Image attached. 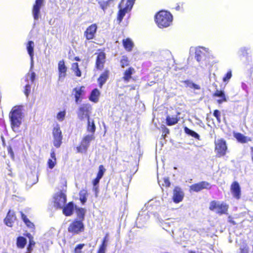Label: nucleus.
Instances as JSON below:
<instances>
[{
    "label": "nucleus",
    "instance_id": "52",
    "mask_svg": "<svg viewBox=\"0 0 253 253\" xmlns=\"http://www.w3.org/2000/svg\"><path fill=\"white\" fill-rule=\"evenodd\" d=\"M171 222L167 221L162 223V227L164 229H165L166 230L168 231V229H167V227H170L171 226Z\"/></svg>",
    "mask_w": 253,
    "mask_h": 253
},
{
    "label": "nucleus",
    "instance_id": "57",
    "mask_svg": "<svg viewBox=\"0 0 253 253\" xmlns=\"http://www.w3.org/2000/svg\"><path fill=\"white\" fill-rule=\"evenodd\" d=\"M93 190L95 192V196L97 197V194L98 193V186H93Z\"/></svg>",
    "mask_w": 253,
    "mask_h": 253
},
{
    "label": "nucleus",
    "instance_id": "47",
    "mask_svg": "<svg viewBox=\"0 0 253 253\" xmlns=\"http://www.w3.org/2000/svg\"><path fill=\"white\" fill-rule=\"evenodd\" d=\"M84 246V244L78 245L75 249V253H81V250Z\"/></svg>",
    "mask_w": 253,
    "mask_h": 253
},
{
    "label": "nucleus",
    "instance_id": "22",
    "mask_svg": "<svg viewBox=\"0 0 253 253\" xmlns=\"http://www.w3.org/2000/svg\"><path fill=\"white\" fill-rule=\"evenodd\" d=\"M105 61V55L103 52L99 53L97 57L96 66L98 69H101L104 66Z\"/></svg>",
    "mask_w": 253,
    "mask_h": 253
},
{
    "label": "nucleus",
    "instance_id": "54",
    "mask_svg": "<svg viewBox=\"0 0 253 253\" xmlns=\"http://www.w3.org/2000/svg\"><path fill=\"white\" fill-rule=\"evenodd\" d=\"M107 247V242H102L99 249L103 250L106 251Z\"/></svg>",
    "mask_w": 253,
    "mask_h": 253
},
{
    "label": "nucleus",
    "instance_id": "28",
    "mask_svg": "<svg viewBox=\"0 0 253 253\" xmlns=\"http://www.w3.org/2000/svg\"><path fill=\"white\" fill-rule=\"evenodd\" d=\"M99 95V91L97 88L94 89L91 93L89 100L94 102H97L98 101Z\"/></svg>",
    "mask_w": 253,
    "mask_h": 253
},
{
    "label": "nucleus",
    "instance_id": "10",
    "mask_svg": "<svg viewBox=\"0 0 253 253\" xmlns=\"http://www.w3.org/2000/svg\"><path fill=\"white\" fill-rule=\"evenodd\" d=\"M210 51L208 48L204 47H198L195 50V58L199 62L205 60L209 56Z\"/></svg>",
    "mask_w": 253,
    "mask_h": 253
},
{
    "label": "nucleus",
    "instance_id": "51",
    "mask_svg": "<svg viewBox=\"0 0 253 253\" xmlns=\"http://www.w3.org/2000/svg\"><path fill=\"white\" fill-rule=\"evenodd\" d=\"M170 185V182L169 181V178L168 177L164 178V183L163 184V186H165L166 187H169Z\"/></svg>",
    "mask_w": 253,
    "mask_h": 253
},
{
    "label": "nucleus",
    "instance_id": "12",
    "mask_svg": "<svg viewBox=\"0 0 253 253\" xmlns=\"http://www.w3.org/2000/svg\"><path fill=\"white\" fill-rule=\"evenodd\" d=\"M44 0H36L32 8V15L35 21L39 19L40 16V10L44 5Z\"/></svg>",
    "mask_w": 253,
    "mask_h": 253
},
{
    "label": "nucleus",
    "instance_id": "55",
    "mask_svg": "<svg viewBox=\"0 0 253 253\" xmlns=\"http://www.w3.org/2000/svg\"><path fill=\"white\" fill-rule=\"evenodd\" d=\"M100 179L101 178H98L97 177H96V178L93 181V186H98Z\"/></svg>",
    "mask_w": 253,
    "mask_h": 253
},
{
    "label": "nucleus",
    "instance_id": "32",
    "mask_svg": "<svg viewBox=\"0 0 253 253\" xmlns=\"http://www.w3.org/2000/svg\"><path fill=\"white\" fill-rule=\"evenodd\" d=\"M27 243V240L26 238L23 237H19L17 239V246L21 249H23L24 248L26 244Z\"/></svg>",
    "mask_w": 253,
    "mask_h": 253
},
{
    "label": "nucleus",
    "instance_id": "23",
    "mask_svg": "<svg viewBox=\"0 0 253 253\" xmlns=\"http://www.w3.org/2000/svg\"><path fill=\"white\" fill-rule=\"evenodd\" d=\"M34 42L33 41H29L27 44V49L31 58V68L33 67L34 64Z\"/></svg>",
    "mask_w": 253,
    "mask_h": 253
},
{
    "label": "nucleus",
    "instance_id": "13",
    "mask_svg": "<svg viewBox=\"0 0 253 253\" xmlns=\"http://www.w3.org/2000/svg\"><path fill=\"white\" fill-rule=\"evenodd\" d=\"M58 80L63 81L67 75V68L63 60H60L58 63Z\"/></svg>",
    "mask_w": 253,
    "mask_h": 253
},
{
    "label": "nucleus",
    "instance_id": "24",
    "mask_svg": "<svg viewBox=\"0 0 253 253\" xmlns=\"http://www.w3.org/2000/svg\"><path fill=\"white\" fill-rule=\"evenodd\" d=\"M86 130L89 133V134H93L94 135V133L96 130V126L93 119H90V118L87 119Z\"/></svg>",
    "mask_w": 253,
    "mask_h": 253
},
{
    "label": "nucleus",
    "instance_id": "40",
    "mask_svg": "<svg viewBox=\"0 0 253 253\" xmlns=\"http://www.w3.org/2000/svg\"><path fill=\"white\" fill-rule=\"evenodd\" d=\"M213 96L223 98V101H227L225 95L223 91L216 90V91L214 93Z\"/></svg>",
    "mask_w": 253,
    "mask_h": 253
},
{
    "label": "nucleus",
    "instance_id": "21",
    "mask_svg": "<svg viewBox=\"0 0 253 253\" xmlns=\"http://www.w3.org/2000/svg\"><path fill=\"white\" fill-rule=\"evenodd\" d=\"M15 219L16 216L14 211H9L5 218L4 219V222L7 226L9 227H12L13 223L15 220Z\"/></svg>",
    "mask_w": 253,
    "mask_h": 253
},
{
    "label": "nucleus",
    "instance_id": "15",
    "mask_svg": "<svg viewBox=\"0 0 253 253\" xmlns=\"http://www.w3.org/2000/svg\"><path fill=\"white\" fill-rule=\"evenodd\" d=\"M97 25L95 24H91L87 28L84 33V36L88 40H92L94 38L97 31Z\"/></svg>",
    "mask_w": 253,
    "mask_h": 253
},
{
    "label": "nucleus",
    "instance_id": "35",
    "mask_svg": "<svg viewBox=\"0 0 253 253\" xmlns=\"http://www.w3.org/2000/svg\"><path fill=\"white\" fill-rule=\"evenodd\" d=\"M80 200L83 204H84L87 200V193L85 190H82L79 193Z\"/></svg>",
    "mask_w": 253,
    "mask_h": 253
},
{
    "label": "nucleus",
    "instance_id": "2",
    "mask_svg": "<svg viewBox=\"0 0 253 253\" xmlns=\"http://www.w3.org/2000/svg\"><path fill=\"white\" fill-rule=\"evenodd\" d=\"M172 20V15L166 11H160L155 16V21L160 28L169 26Z\"/></svg>",
    "mask_w": 253,
    "mask_h": 253
},
{
    "label": "nucleus",
    "instance_id": "3",
    "mask_svg": "<svg viewBox=\"0 0 253 253\" xmlns=\"http://www.w3.org/2000/svg\"><path fill=\"white\" fill-rule=\"evenodd\" d=\"M135 0H122L119 5L120 10L118 14V19L120 22L122 20L126 13L129 11Z\"/></svg>",
    "mask_w": 253,
    "mask_h": 253
},
{
    "label": "nucleus",
    "instance_id": "62",
    "mask_svg": "<svg viewBox=\"0 0 253 253\" xmlns=\"http://www.w3.org/2000/svg\"><path fill=\"white\" fill-rule=\"evenodd\" d=\"M224 101L223 100V98H221V99H219L217 100V102L219 104H221Z\"/></svg>",
    "mask_w": 253,
    "mask_h": 253
},
{
    "label": "nucleus",
    "instance_id": "53",
    "mask_svg": "<svg viewBox=\"0 0 253 253\" xmlns=\"http://www.w3.org/2000/svg\"><path fill=\"white\" fill-rule=\"evenodd\" d=\"M8 154L9 155V156H10V157L12 159H14V152L12 150V149L11 147H9L8 148Z\"/></svg>",
    "mask_w": 253,
    "mask_h": 253
},
{
    "label": "nucleus",
    "instance_id": "38",
    "mask_svg": "<svg viewBox=\"0 0 253 253\" xmlns=\"http://www.w3.org/2000/svg\"><path fill=\"white\" fill-rule=\"evenodd\" d=\"M72 69L76 75L78 77H81L82 73L79 68L78 63H74L72 65Z\"/></svg>",
    "mask_w": 253,
    "mask_h": 253
},
{
    "label": "nucleus",
    "instance_id": "44",
    "mask_svg": "<svg viewBox=\"0 0 253 253\" xmlns=\"http://www.w3.org/2000/svg\"><path fill=\"white\" fill-rule=\"evenodd\" d=\"M121 65L122 67H125L128 65L127 58L126 56H123L121 60Z\"/></svg>",
    "mask_w": 253,
    "mask_h": 253
},
{
    "label": "nucleus",
    "instance_id": "36",
    "mask_svg": "<svg viewBox=\"0 0 253 253\" xmlns=\"http://www.w3.org/2000/svg\"><path fill=\"white\" fill-rule=\"evenodd\" d=\"M184 131L186 134H189L198 140L200 139V135L197 132L192 130H191L187 127H184Z\"/></svg>",
    "mask_w": 253,
    "mask_h": 253
},
{
    "label": "nucleus",
    "instance_id": "63",
    "mask_svg": "<svg viewBox=\"0 0 253 253\" xmlns=\"http://www.w3.org/2000/svg\"><path fill=\"white\" fill-rule=\"evenodd\" d=\"M75 59L76 61H80V58H79V57H76L75 58Z\"/></svg>",
    "mask_w": 253,
    "mask_h": 253
},
{
    "label": "nucleus",
    "instance_id": "41",
    "mask_svg": "<svg viewBox=\"0 0 253 253\" xmlns=\"http://www.w3.org/2000/svg\"><path fill=\"white\" fill-rule=\"evenodd\" d=\"M110 0L105 1H100L98 2V3L100 6V7L103 9L104 11L108 7L109 5Z\"/></svg>",
    "mask_w": 253,
    "mask_h": 253
},
{
    "label": "nucleus",
    "instance_id": "19",
    "mask_svg": "<svg viewBox=\"0 0 253 253\" xmlns=\"http://www.w3.org/2000/svg\"><path fill=\"white\" fill-rule=\"evenodd\" d=\"M231 192L233 196L236 199H239L241 198V188L239 183L237 181H234L231 185Z\"/></svg>",
    "mask_w": 253,
    "mask_h": 253
},
{
    "label": "nucleus",
    "instance_id": "8",
    "mask_svg": "<svg viewBox=\"0 0 253 253\" xmlns=\"http://www.w3.org/2000/svg\"><path fill=\"white\" fill-rule=\"evenodd\" d=\"M53 200L54 207L62 209L66 202V196L62 192L60 191L54 195Z\"/></svg>",
    "mask_w": 253,
    "mask_h": 253
},
{
    "label": "nucleus",
    "instance_id": "20",
    "mask_svg": "<svg viewBox=\"0 0 253 253\" xmlns=\"http://www.w3.org/2000/svg\"><path fill=\"white\" fill-rule=\"evenodd\" d=\"M149 217L146 213L142 212V213H139L138 216L136 219V223L138 227H141L144 223H146V221L148 219Z\"/></svg>",
    "mask_w": 253,
    "mask_h": 253
},
{
    "label": "nucleus",
    "instance_id": "30",
    "mask_svg": "<svg viewBox=\"0 0 253 253\" xmlns=\"http://www.w3.org/2000/svg\"><path fill=\"white\" fill-rule=\"evenodd\" d=\"M178 121L177 116H168L166 118L167 124L168 126H172L176 124Z\"/></svg>",
    "mask_w": 253,
    "mask_h": 253
},
{
    "label": "nucleus",
    "instance_id": "42",
    "mask_svg": "<svg viewBox=\"0 0 253 253\" xmlns=\"http://www.w3.org/2000/svg\"><path fill=\"white\" fill-rule=\"evenodd\" d=\"M105 171V169H104L103 166L100 165L99 167V171L97 173V176L98 178H101L104 175V173Z\"/></svg>",
    "mask_w": 253,
    "mask_h": 253
},
{
    "label": "nucleus",
    "instance_id": "33",
    "mask_svg": "<svg viewBox=\"0 0 253 253\" xmlns=\"http://www.w3.org/2000/svg\"><path fill=\"white\" fill-rule=\"evenodd\" d=\"M133 70V68H129L125 72L123 77V79L125 81L128 82L131 79Z\"/></svg>",
    "mask_w": 253,
    "mask_h": 253
},
{
    "label": "nucleus",
    "instance_id": "58",
    "mask_svg": "<svg viewBox=\"0 0 253 253\" xmlns=\"http://www.w3.org/2000/svg\"><path fill=\"white\" fill-rule=\"evenodd\" d=\"M251 156L252 161L253 163V147H251Z\"/></svg>",
    "mask_w": 253,
    "mask_h": 253
},
{
    "label": "nucleus",
    "instance_id": "25",
    "mask_svg": "<svg viewBox=\"0 0 253 253\" xmlns=\"http://www.w3.org/2000/svg\"><path fill=\"white\" fill-rule=\"evenodd\" d=\"M63 207V212L66 216H70L73 214L74 206L72 202L69 203L66 206Z\"/></svg>",
    "mask_w": 253,
    "mask_h": 253
},
{
    "label": "nucleus",
    "instance_id": "59",
    "mask_svg": "<svg viewBox=\"0 0 253 253\" xmlns=\"http://www.w3.org/2000/svg\"><path fill=\"white\" fill-rule=\"evenodd\" d=\"M108 234L106 235V236L103 238L102 242H107L108 241Z\"/></svg>",
    "mask_w": 253,
    "mask_h": 253
},
{
    "label": "nucleus",
    "instance_id": "4",
    "mask_svg": "<svg viewBox=\"0 0 253 253\" xmlns=\"http://www.w3.org/2000/svg\"><path fill=\"white\" fill-rule=\"evenodd\" d=\"M209 209L219 214H226L228 206L224 202L212 201L210 203Z\"/></svg>",
    "mask_w": 253,
    "mask_h": 253
},
{
    "label": "nucleus",
    "instance_id": "1",
    "mask_svg": "<svg viewBox=\"0 0 253 253\" xmlns=\"http://www.w3.org/2000/svg\"><path fill=\"white\" fill-rule=\"evenodd\" d=\"M24 117L22 106H15L12 108L9 114V118L11 129L14 132H19Z\"/></svg>",
    "mask_w": 253,
    "mask_h": 253
},
{
    "label": "nucleus",
    "instance_id": "50",
    "mask_svg": "<svg viewBox=\"0 0 253 253\" xmlns=\"http://www.w3.org/2000/svg\"><path fill=\"white\" fill-rule=\"evenodd\" d=\"M239 53L241 55L245 56L247 54V49L245 47L241 48Z\"/></svg>",
    "mask_w": 253,
    "mask_h": 253
},
{
    "label": "nucleus",
    "instance_id": "18",
    "mask_svg": "<svg viewBox=\"0 0 253 253\" xmlns=\"http://www.w3.org/2000/svg\"><path fill=\"white\" fill-rule=\"evenodd\" d=\"M84 86L81 87H76L73 90V92L75 97V101L76 103L81 102L83 95L84 94Z\"/></svg>",
    "mask_w": 253,
    "mask_h": 253
},
{
    "label": "nucleus",
    "instance_id": "46",
    "mask_svg": "<svg viewBox=\"0 0 253 253\" xmlns=\"http://www.w3.org/2000/svg\"><path fill=\"white\" fill-rule=\"evenodd\" d=\"M213 116L216 118L217 122L220 123V112L218 110L214 111Z\"/></svg>",
    "mask_w": 253,
    "mask_h": 253
},
{
    "label": "nucleus",
    "instance_id": "61",
    "mask_svg": "<svg viewBox=\"0 0 253 253\" xmlns=\"http://www.w3.org/2000/svg\"><path fill=\"white\" fill-rule=\"evenodd\" d=\"M106 251L99 249L97 253H105Z\"/></svg>",
    "mask_w": 253,
    "mask_h": 253
},
{
    "label": "nucleus",
    "instance_id": "37",
    "mask_svg": "<svg viewBox=\"0 0 253 253\" xmlns=\"http://www.w3.org/2000/svg\"><path fill=\"white\" fill-rule=\"evenodd\" d=\"M75 209L76 210V212L78 218L81 221L84 220L85 214L84 209L83 208H77L76 207H75Z\"/></svg>",
    "mask_w": 253,
    "mask_h": 253
},
{
    "label": "nucleus",
    "instance_id": "5",
    "mask_svg": "<svg viewBox=\"0 0 253 253\" xmlns=\"http://www.w3.org/2000/svg\"><path fill=\"white\" fill-rule=\"evenodd\" d=\"M95 139V136L93 134H86L83 138L81 144L77 147V151L79 153H85L90 145L91 141Z\"/></svg>",
    "mask_w": 253,
    "mask_h": 253
},
{
    "label": "nucleus",
    "instance_id": "49",
    "mask_svg": "<svg viewBox=\"0 0 253 253\" xmlns=\"http://www.w3.org/2000/svg\"><path fill=\"white\" fill-rule=\"evenodd\" d=\"M162 128L163 134L162 136L165 138L167 134H169V129L166 127L165 126H164Z\"/></svg>",
    "mask_w": 253,
    "mask_h": 253
},
{
    "label": "nucleus",
    "instance_id": "11",
    "mask_svg": "<svg viewBox=\"0 0 253 253\" xmlns=\"http://www.w3.org/2000/svg\"><path fill=\"white\" fill-rule=\"evenodd\" d=\"M84 229V225L81 220H75L71 223L68 227V231L69 232L74 234H78L79 233L83 231Z\"/></svg>",
    "mask_w": 253,
    "mask_h": 253
},
{
    "label": "nucleus",
    "instance_id": "34",
    "mask_svg": "<svg viewBox=\"0 0 253 253\" xmlns=\"http://www.w3.org/2000/svg\"><path fill=\"white\" fill-rule=\"evenodd\" d=\"M160 55L162 57V59H169L171 57V54L169 50H163L160 51Z\"/></svg>",
    "mask_w": 253,
    "mask_h": 253
},
{
    "label": "nucleus",
    "instance_id": "64",
    "mask_svg": "<svg viewBox=\"0 0 253 253\" xmlns=\"http://www.w3.org/2000/svg\"><path fill=\"white\" fill-rule=\"evenodd\" d=\"M35 244V243L34 242H33L32 241H30V245H34Z\"/></svg>",
    "mask_w": 253,
    "mask_h": 253
},
{
    "label": "nucleus",
    "instance_id": "17",
    "mask_svg": "<svg viewBox=\"0 0 253 253\" xmlns=\"http://www.w3.org/2000/svg\"><path fill=\"white\" fill-rule=\"evenodd\" d=\"M210 184L207 181H202L196 184L192 185L190 189L195 192H199L204 189H210Z\"/></svg>",
    "mask_w": 253,
    "mask_h": 253
},
{
    "label": "nucleus",
    "instance_id": "39",
    "mask_svg": "<svg viewBox=\"0 0 253 253\" xmlns=\"http://www.w3.org/2000/svg\"><path fill=\"white\" fill-rule=\"evenodd\" d=\"M22 219L27 226L32 228L34 226V224L32 223L28 218H27L26 216L22 212H20Z\"/></svg>",
    "mask_w": 253,
    "mask_h": 253
},
{
    "label": "nucleus",
    "instance_id": "60",
    "mask_svg": "<svg viewBox=\"0 0 253 253\" xmlns=\"http://www.w3.org/2000/svg\"><path fill=\"white\" fill-rule=\"evenodd\" d=\"M242 87L244 90H246L247 85L245 83H242Z\"/></svg>",
    "mask_w": 253,
    "mask_h": 253
},
{
    "label": "nucleus",
    "instance_id": "56",
    "mask_svg": "<svg viewBox=\"0 0 253 253\" xmlns=\"http://www.w3.org/2000/svg\"><path fill=\"white\" fill-rule=\"evenodd\" d=\"M50 157H51V159H56V156H55V151H54V150L53 149L51 150V153H50Z\"/></svg>",
    "mask_w": 253,
    "mask_h": 253
},
{
    "label": "nucleus",
    "instance_id": "26",
    "mask_svg": "<svg viewBox=\"0 0 253 253\" xmlns=\"http://www.w3.org/2000/svg\"><path fill=\"white\" fill-rule=\"evenodd\" d=\"M234 137L240 142L244 143H246L248 141H251V139L244 135L241 133L239 132H234L233 133Z\"/></svg>",
    "mask_w": 253,
    "mask_h": 253
},
{
    "label": "nucleus",
    "instance_id": "45",
    "mask_svg": "<svg viewBox=\"0 0 253 253\" xmlns=\"http://www.w3.org/2000/svg\"><path fill=\"white\" fill-rule=\"evenodd\" d=\"M56 163V159H49L47 162L48 168L52 169Z\"/></svg>",
    "mask_w": 253,
    "mask_h": 253
},
{
    "label": "nucleus",
    "instance_id": "7",
    "mask_svg": "<svg viewBox=\"0 0 253 253\" xmlns=\"http://www.w3.org/2000/svg\"><path fill=\"white\" fill-rule=\"evenodd\" d=\"M52 135L53 137V143L54 146L56 148L60 147L62 144L63 136L59 125H57L54 127L52 131Z\"/></svg>",
    "mask_w": 253,
    "mask_h": 253
},
{
    "label": "nucleus",
    "instance_id": "29",
    "mask_svg": "<svg viewBox=\"0 0 253 253\" xmlns=\"http://www.w3.org/2000/svg\"><path fill=\"white\" fill-rule=\"evenodd\" d=\"M123 42L124 46L126 50L130 51L132 50L133 44L129 39L123 40Z\"/></svg>",
    "mask_w": 253,
    "mask_h": 253
},
{
    "label": "nucleus",
    "instance_id": "48",
    "mask_svg": "<svg viewBox=\"0 0 253 253\" xmlns=\"http://www.w3.org/2000/svg\"><path fill=\"white\" fill-rule=\"evenodd\" d=\"M232 77V73L231 71H228L226 76L223 78V81L224 82H228Z\"/></svg>",
    "mask_w": 253,
    "mask_h": 253
},
{
    "label": "nucleus",
    "instance_id": "16",
    "mask_svg": "<svg viewBox=\"0 0 253 253\" xmlns=\"http://www.w3.org/2000/svg\"><path fill=\"white\" fill-rule=\"evenodd\" d=\"M184 197V193L181 188L175 187L173 191L172 199L175 203H178L182 201Z\"/></svg>",
    "mask_w": 253,
    "mask_h": 253
},
{
    "label": "nucleus",
    "instance_id": "31",
    "mask_svg": "<svg viewBox=\"0 0 253 253\" xmlns=\"http://www.w3.org/2000/svg\"><path fill=\"white\" fill-rule=\"evenodd\" d=\"M182 83L184 84V86L186 87H188L191 88H194L195 89H200V85L195 84L190 81H183Z\"/></svg>",
    "mask_w": 253,
    "mask_h": 253
},
{
    "label": "nucleus",
    "instance_id": "9",
    "mask_svg": "<svg viewBox=\"0 0 253 253\" xmlns=\"http://www.w3.org/2000/svg\"><path fill=\"white\" fill-rule=\"evenodd\" d=\"M215 152L218 157L224 156L226 154L227 146L225 141L223 139L215 141Z\"/></svg>",
    "mask_w": 253,
    "mask_h": 253
},
{
    "label": "nucleus",
    "instance_id": "14",
    "mask_svg": "<svg viewBox=\"0 0 253 253\" xmlns=\"http://www.w3.org/2000/svg\"><path fill=\"white\" fill-rule=\"evenodd\" d=\"M36 77V74L34 72L31 73V75H27L26 76V81L27 82L25 86L24 93L27 97L28 96L31 91L30 84H33L35 81Z\"/></svg>",
    "mask_w": 253,
    "mask_h": 253
},
{
    "label": "nucleus",
    "instance_id": "6",
    "mask_svg": "<svg viewBox=\"0 0 253 253\" xmlns=\"http://www.w3.org/2000/svg\"><path fill=\"white\" fill-rule=\"evenodd\" d=\"M91 106L89 104H83L79 108L77 111V116L78 118L81 120H84L85 118L88 119L90 118L89 114L91 113Z\"/></svg>",
    "mask_w": 253,
    "mask_h": 253
},
{
    "label": "nucleus",
    "instance_id": "43",
    "mask_svg": "<svg viewBox=\"0 0 253 253\" xmlns=\"http://www.w3.org/2000/svg\"><path fill=\"white\" fill-rule=\"evenodd\" d=\"M66 113L65 111H60L57 115V119L60 122H62L64 119Z\"/></svg>",
    "mask_w": 253,
    "mask_h": 253
},
{
    "label": "nucleus",
    "instance_id": "27",
    "mask_svg": "<svg viewBox=\"0 0 253 253\" xmlns=\"http://www.w3.org/2000/svg\"><path fill=\"white\" fill-rule=\"evenodd\" d=\"M109 77V72L106 71L101 74L98 79L99 86L102 87V85L106 83Z\"/></svg>",
    "mask_w": 253,
    "mask_h": 253
}]
</instances>
